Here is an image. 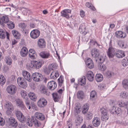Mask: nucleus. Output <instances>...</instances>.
I'll return each mask as SVG.
<instances>
[{
  "label": "nucleus",
  "mask_w": 128,
  "mask_h": 128,
  "mask_svg": "<svg viewBox=\"0 0 128 128\" xmlns=\"http://www.w3.org/2000/svg\"><path fill=\"white\" fill-rule=\"evenodd\" d=\"M32 78L35 82H38L42 80L44 76L41 74L35 72L32 75Z\"/></svg>",
  "instance_id": "nucleus-3"
},
{
  "label": "nucleus",
  "mask_w": 128,
  "mask_h": 128,
  "mask_svg": "<svg viewBox=\"0 0 128 128\" xmlns=\"http://www.w3.org/2000/svg\"><path fill=\"white\" fill-rule=\"evenodd\" d=\"M116 36L118 38H124L126 36V34L121 31H118L115 33Z\"/></svg>",
  "instance_id": "nucleus-24"
},
{
  "label": "nucleus",
  "mask_w": 128,
  "mask_h": 128,
  "mask_svg": "<svg viewBox=\"0 0 128 128\" xmlns=\"http://www.w3.org/2000/svg\"><path fill=\"white\" fill-rule=\"evenodd\" d=\"M120 96L124 98H126L128 96V93L126 92H122L120 94Z\"/></svg>",
  "instance_id": "nucleus-41"
},
{
  "label": "nucleus",
  "mask_w": 128,
  "mask_h": 128,
  "mask_svg": "<svg viewBox=\"0 0 128 128\" xmlns=\"http://www.w3.org/2000/svg\"><path fill=\"white\" fill-rule=\"evenodd\" d=\"M22 75L24 78L29 82L32 81V76L30 73L24 70L22 72Z\"/></svg>",
  "instance_id": "nucleus-11"
},
{
  "label": "nucleus",
  "mask_w": 128,
  "mask_h": 128,
  "mask_svg": "<svg viewBox=\"0 0 128 128\" xmlns=\"http://www.w3.org/2000/svg\"><path fill=\"white\" fill-rule=\"evenodd\" d=\"M49 67L51 68V70H53L56 68L58 65L55 63H52L48 66Z\"/></svg>",
  "instance_id": "nucleus-49"
},
{
  "label": "nucleus",
  "mask_w": 128,
  "mask_h": 128,
  "mask_svg": "<svg viewBox=\"0 0 128 128\" xmlns=\"http://www.w3.org/2000/svg\"><path fill=\"white\" fill-rule=\"evenodd\" d=\"M116 106H113L112 107L111 109L110 110V112L111 113L115 114L116 111Z\"/></svg>",
  "instance_id": "nucleus-56"
},
{
  "label": "nucleus",
  "mask_w": 128,
  "mask_h": 128,
  "mask_svg": "<svg viewBox=\"0 0 128 128\" xmlns=\"http://www.w3.org/2000/svg\"><path fill=\"white\" fill-rule=\"evenodd\" d=\"M112 72L110 71H108L106 72V76L108 78L112 76Z\"/></svg>",
  "instance_id": "nucleus-61"
},
{
  "label": "nucleus",
  "mask_w": 128,
  "mask_h": 128,
  "mask_svg": "<svg viewBox=\"0 0 128 128\" xmlns=\"http://www.w3.org/2000/svg\"><path fill=\"white\" fill-rule=\"evenodd\" d=\"M89 108V106L88 103L84 104L82 106V112L84 114H86L88 111Z\"/></svg>",
  "instance_id": "nucleus-30"
},
{
  "label": "nucleus",
  "mask_w": 128,
  "mask_h": 128,
  "mask_svg": "<svg viewBox=\"0 0 128 128\" xmlns=\"http://www.w3.org/2000/svg\"><path fill=\"white\" fill-rule=\"evenodd\" d=\"M7 24L8 27L10 29H12L14 27V23L10 21H9Z\"/></svg>",
  "instance_id": "nucleus-42"
},
{
  "label": "nucleus",
  "mask_w": 128,
  "mask_h": 128,
  "mask_svg": "<svg viewBox=\"0 0 128 128\" xmlns=\"http://www.w3.org/2000/svg\"><path fill=\"white\" fill-rule=\"evenodd\" d=\"M78 84L84 86L86 84V80L85 77L84 76H83L78 80Z\"/></svg>",
  "instance_id": "nucleus-33"
},
{
  "label": "nucleus",
  "mask_w": 128,
  "mask_h": 128,
  "mask_svg": "<svg viewBox=\"0 0 128 128\" xmlns=\"http://www.w3.org/2000/svg\"><path fill=\"white\" fill-rule=\"evenodd\" d=\"M5 61L6 64L8 65H10L12 64V60L11 58L8 57L5 58Z\"/></svg>",
  "instance_id": "nucleus-47"
},
{
  "label": "nucleus",
  "mask_w": 128,
  "mask_h": 128,
  "mask_svg": "<svg viewBox=\"0 0 128 128\" xmlns=\"http://www.w3.org/2000/svg\"><path fill=\"white\" fill-rule=\"evenodd\" d=\"M51 70V68L49 67V66L48 68H45L44 69V72L47 75H48L50 74Z\"/></svg>",
  "instance_id": "nucleus-50"
},
{
  "label": "nucleus",
  "mask_w": 128,
  "mask_h": 128,
  "mask_svg": "<svg viewBox=\"0 0 128 128\" xmlns=\"http://www.w3.org/2000/svg\"><path fill=\"white\" fill-rule=\"evenodd\" d=\"M35 117L32 116L31 119V122L34 123V126L36 127H38L41 124L40 122L37 120L36 118L41 120H43L45 119L44 116L41 113L36 112L34 114Z\"/></svg>",
  "instance_id": "nucleus-2"
},
{
  "label": "nucleus",
  "mask_w": 128,
  "mask_h": 128,
  "mask_svg": "<svg viewBox=\"0 0 128 128\" xmlns=\"http://www.w3.org/2000/svg\"><path fill=\"white\" fill-rule=\"evenodd\" d=\"M103 79V76L100 74H97L96 76V80L97 82H100Z\"/></svg>",
  "instance_id": "nucleus-36"
},
{
  "label": "nucleus",
  "mask_w": 128,
  "mask_h": 128,
  "mask_svg": "<svg viewBox=\"0 0 128 128\" xmlns=\"http://www.w3.org/2000/svg\"><path fill=\"white\" fill-rule=\"evenodd\" d=\"M77 96L78 98L82 100L84 97V93L82 91H78L77 93Z\"/></svg>",
  "instance_id": "nucleus-34"
},
{
  "label": "nucleus",
  "mask_w": 128,
  "mask_h": 128,
  "mask_svg": "<svg viewBox=\"0 0 128 128\" xmlns=\"http://www.w3.org/2000/svg\"><path fill=\"white\" fill-rule=\"evenodd\" d=\"M40 92L41 93L46 94L47 96H48L50 94V92L47 91L48 89H46V87L44 86H42L40 87Z\"/></svg>",
  "instance_id": "nucleus-26"
},
{
  "label": "nucleus",
  "mask_w": 128,
  "mask_h": 128,
  "mask_svg": "<svg viewBox=\"0 0 128 128\" xmlns=\"http://www.w3.org/2000/svg\"><path fill=\"white\" fill-rule=\"evenodd\" d=\"M15 114L17 118L21 122L23 123L26 122L29 126H32V124L30 116H24L22 112L18 110L16 111Z\"/></svg>",
  "instance_id": "nucleus-1"
},
{
  "label": "nucleus",
  "mask_w": 128,
  "mask_h": 128,
  "mask_svg": "<svg viewBox=\"0 0 128 128\" xmlns=\"http://www.w3.org/2000/svg\"><path fill=\"white\" fill-rule=\"evenodd\" d=\"M6 82L5 77L3 75H0V85L2 86Z\"/></svg>",
  "instance_id": "nucleus-43"
},
{
  "label": "nucleus",
  "mask_w": 128,
  "mask_h": 128,
  "mask_svg": "<svg viewBox=\"0 0 128 128\" xmlns=\"http://www.w3.org/2000/svg\"><path fill=\"white\" fill-rule=\"evenodd\" d=\"M98 68L102 71H104L106 69V67L105 65L101 64V65L98 66Z\"/></svg>",
  "instance_id": "nucleus-52"
},
{
  "label": "nucleus",
  "mask_w": 128,
  "mask_h": 128,
  "mask_svg": "<svg viewBox=\"0 0 128 128\" xmlns=\"http://www.w3.org/2000/svg\"><path fill=\"white\" fill-rule=\"evenodd\" d=\"M39 55L42 58L45 59L49 58L51 56L49 52L44 51L40 52Z\"/></svg>",
  "instance_id": "nucleus-16"
},
{
  "label": "nucleus",
  "mask_w": 128,
  "mask_h": 128,
  "mask_svg": "<svg viewBox=\"0 0 128 128\" xmlns=\"http://www.w3.org/2000/svg\"><path fill=\"white\" fill-rule=\"evenodd\" d=\"M16 86L12 84L9 85L6 88V90L7 92L11 95L15 94L16 91Z\"/></svg>",
  "instance_id": "nucleus-5"
},
{
  "label": "nucleus",
  "mask_w": 128,
  "mask_h": 128,
  "mask_svg": "<svg viewBox=\"0 0 128 128\" xmlns=\"http://www.w3.org/2000/svg\"><path fill=\"white\" fill-rule=\"evenodd\" d=\"M28 56L29 57L32 59L36 58V56L35 51L32 49H30L29 51Z\"/></svg>",
  "instance_id": "nucleus-18"
},
{
  "label": "nucleus",
  "mask_w": 128,
  "mask_h": 128,
  "mask_svg": "<svg viewBox=\"0 0 128 128\" xmlns=\"http://www.w3.org/2000/svg\"><path fill=\"white\" fill-rule=\"evenodd\" d=\"M57 84L54 81H51L48 82V84L47 87L50 90H54L56 87Z\"/></svg>",
  "instance_id": "nucleus-15"
},
{
  "label": "nucleus",
  "mask_w": 128,
  "mask_h": 128,
  "mask_svg": "<svg viewBox=\"0 0 128 128\" xmlns=\"http://www.w3.org/2000/svg\"><path fill=\"white\" fill-rule=\"evenodd\" d=\"M9 123L12 126L16 128L18 125L16 120L13 117H10L8 118Z\"/></svg>",
  "instance_id": "nucleus-13"
},
{
  "label": "nucleus",
  "mask_w": 128,
  "mask_h": 128,
  "mask_svg": "<svg viewBox=\"0 0 128 128\" xmlns=\"http://www.w3.org/2000/svg\"><path fill=\"white\" fill-rule=\"evenodd\" d=\"M40 32L37 30H34L30 32V37L32 38L35 39L38 38L40 35Z\"/></svg>",
  "instance_id": "nucleus-9"
},
{
  "label": "nucleus",
  "mask_w": 128,
  "mask_h": 128,
  "mask_svg": "<svg viewBox=\"0 0 128 128\" xmlns=\"http://www.w3.org/2000/svg\"><path fill=\"white\" fill-rule=\"evenodd\" d=\"M80 15L83 18L84 16V12L83 10H82L80 11Z\"/></svg>",
  "instance_id": "nucleus-64"
},
{
  "label": "nucleus",
  "mask_w": 128,
  "mask_h": 128,
  "mask_svg": "<svg viewBox=\"0 0 128 128\" xmlns=\"http://www.w3.org/2000/svg\"><path fill=\"white\" fill-rule=\"evenodd\" d=\"M92 122L94 126L98 127L100 125V119L98 117H95L93 119Z\"/></svg>",
  "instance_id": "nucleus-19"
},
{
  "label": "nucleus",
  "mask_w": 128,
  "mask_h": 128,
  "mask_svg": "<svg viewBox=\"0 0 128 128\" xmlns=\"http://www.w3.org/2000/svg\"><path fill=\"white\" fill-rule=\"evenodd\" d=\"M19 26L23 28H24L26 27V25L24 23H21L19 24Z\"/></svg>",
  "instance_id": "nucleus-60"
},
{
  "label": "nucleus",
  "mask_w": 128,
  "mask_h": 128,
  "mask_svg": "<svg viewBox=\"0 0 128 128\" xmlns=\"http://www.w3.org/2000/svg\"><path fill=\"white\" fill-rule=\"evenodd\" d=\"M118 103L119 106L120 107H124V108L126 104V102L124 101L119 102Z\"/></svg>",
  "instance_id": "nucleus-58"
},
{
  "label": "nucleus",
  "mask_w": 128,
  "mask_h": 128,
  "mask_svg": "<svg viewBox=\"0 0 128 128\" xmlns=\"http://www.w3.org/2000/svg\"><path fill=\"white\" fill-rule=\"evenodd\" d=\"M59 75L58 72L56 70H55L51 73L50 75V77L52 79H56L58 77Z\"/></svg>",
  "instance_id": "nucleus-27"
},
{
  "label": "nucleus",
  "mask_w": 128,
  "mask_h": 128,
  "mask_svg": "<svg viewBox=\"0 0 128 128\" xmlns=\"http://www.w3.org/2000/svg\"><path fill=\"white\" fill-rule=\"evenodd\" d=\"M86 27L85 25L84 24H81L79 28V30L80 32L82 34L84 35H85L87 33V32H85Z\"/></svg>",
  "instance_id": "nucleus-22"
},
{
  "label": "nucleus",
  "mask_w": 128,
  "mask_h": 128,
  "mask_svg": "<svg viewBox=\"0 0 128 128\" xmlns=\"http://www.w3.org/2000/svg\"><path fill=\"white\" fill-rule=\"evenodd\" d=\"M97 50V49L96 48H93L92 50L91 53L92 57L96 58L98 57L99 54Z\"/></svg>",
  "instance_id": "nucleus-31"
},
{
  "label": "nucleus",
  "mask_w": 128,
  "mask_h": 128,
  "mask_svg": "<svg viewBox=\"0 0 128 128\" xmlns=\"http://www.w3.org/2000/svg\"><path fill=\"white\" fill-rule=\"evenodd\" d=\"M31 106L32 108L33 109L35 110H38L37 106L34 104V103H32Z\"/></svg>",
  "instance_id": "nucleus-62"
},
{
  "label": "nucleus",
  "mask_w": 128,
  "mask_h": 128,
  "mask_svg": "<svg viewBox=\"0 0 128 128\" xmlns=\"http://www.w3.org/2000/svg\"><path fill=\"white\" fill-rule=\"evenodd\" d=\"M16 101V104L18 106H19L23 103V102L22 100L19 99H17Z\"/></svg>",
  "instance_id": "nucleus-57"
},
{
  "label": "nucleus",
  "mask_w": 128,
  "mask_h": 128,
  "mask_svg": "<svg viewBox=\"0 0 128 128\" xmlns=\"http://www.w3.org/2000/svg\"><path fill=\"white\" fill-rule=\"evenodd\" d=\"M71 10L68 9L63 10L61 12V16L67 19H69L70 18L69 14H71Z\"/></svg>",
  "instance_id": "nucleus-7"
},
{
  "label": "nucleus",
  "mask_w": 128,
  "mask_h": 128,
  "mask_svg": "<svg viewBox=\"0 0 128 128\" xmlns=\"http://www.w3.org/2000/svg\"><path fill=\"white\" fill-rule=\"evenodd\" d=\"M6 35L7 38L9 40V34L7 32L4 31L3 29H0V38L2 39H4L6 37Z\"/></svg>",
  "instance_id": "nucleus-14"
},
{
  "label": "nucleus",
  "mask_w": 128,
  "mask_h": 128,
  "mask_svg": "<svg viewBox=\"0 0 128 128\" xmlns=\"http://www.w3.org/2000/svg\"><path fill=\"white\" fill-rule=\"evenodd\" d=\"M58 84L59 86L61 87L64 83V78L62 76H60V78L58 80Z\"/></svg>",
  "instance_id": "nucleus-38"
},
{
  "label": "nucleus",
  "mask_w": 128,
  "mask_h": 128,
  "mask_svg": "<svg viewBox=\"0 0 128 128\" xmlns=\"http://www.w3.org/2000/svg\"><path fill=\"white\" fill-rule=\"evenodd\" d=\"M85 63L87 66L89 68L91 69L94 68V64L93 61L90 58H88L86 61Z\"/></svg>",
  "instance_id": "nucleus-17"
},
{
  "label": "nucleus",
  "mask_w": 128,
  "mask_h": 128,
  "mask_svg": "<svg viewBox=\"0 0 128 128\" xmlns=\"http://www.w3.org/2000/svg\"><path fill=\"white\" fill-rule=\"evenodd\" d=\"M5 124V122L4 119L0 117V125L4 126Z\"/></svg>",
  "instance_id": "nucleus-59"
},
{
  "label": "nucleus",
  "mask_w": 128,
  "mask_h": 128,
  "mask_svg": "<svg viewBox=\"0 0 128 128\" xmlns=\"http://www.w3.org/2000/svg\"><path fill=\"white\" fill-rule=\"evenodd\" d=\"M44 63V62L42 61H34L33 62V67L39 69L42 67Z\"/></svg>",
  "instance_id": "nucleus-12"
},
{
  "label": "nucleus",
  "mask_w": 128,
  "mask_h": 128,
  "mask_svg": "<svg viewBox=\"0 0 128 128\" xmlns=\"http://www.w3.org/2000/svg\"><path fill=\"white\" fill-rule=\"evenodd\" d=\"M20 94L21 96L24 100L28 99L26 93V92L24 91H21L20 92Z\"/></svg>",
  "instance_id": "nucleus-48"
},
{
  "label": "nucleus",
  "mask_w": 128,
  "mask_h": 128,
  "mask_svg": "<svg viewBox=\"0 0 128 128\" xmlns=\"http://www.w3.org/2000/svg\"><path fill=\"white\" fill-rule=\"evenodd\" d=\"M6 108L8 110H9L10 111H12L14 110V106L10 102L7 103L6 105Z\"/></svg>",
  "instance_id": "nucleus-37"
},
{
  "label": "nucleus",
  "mask_w": 128,
  "mask_h": 128,
  "mask_svg": "<svg viewBox=\"0 0 128 128\" xmlns=\"http://www.w3.org/2000/svg\"><path fill=\"white\" fill-rule=\"evenodd\" d=\"M9 21L8 18L6 16H2L0 18V24L2 25H4V23H8Z\"/></svg>",
  "instance_id": "nucleus-23"
},
{
  "label": "nucleus",
  "mask_w": 128,
  "mask_h": 128,
  "mask_svg": "<svg viewBox=\"0 0 128 128\" xmlns=\"http://www.w3.org/2000/svg\"><path fill=\"white\" fill-rule=\"evenodd\" d=\"M20 54L23 57L26 56L28 54V50L27 48L25 47H23L20 51Z\"/></svg>",
  "instance_id": "nucleus-32"
},
{
  "label": "nucleus",
  "mask_w": 128,
  "mask_h": 128,
  "mask_svg": "<svg viewBox=\"0 0 128 128\" xmlns=\"http://www.w3.org/2000/svg\"><path fill=\"white\" fill-rule=\"evenodd\" d=\"M18 84L21 88H25L27 86V84L24 78L21 77H19L17 79Z\"/></svg>",
  "instance_id": "nucleus-4"
},
{
  "label": "nucleus",
  "mask_w": 128,
  "mask_h": 128,
  "mask_svg": "<svg viewBox=\"0 0 128 128\" xmlns=\"http://www.w3.org/2000/svg\"><path fill=\"white\" fill-rule=\"evenodd\" d=\"M24 101L25 102L26 105L27 107L29 109H30L31 106L30 104V102L28 100V98L24 100Z\"/></svg>",
  "instance_id": "nucleus-51"
},
{
  "label": "nucleus",
  "mask_w": 128,
  "mask_h": 128,
  "mask_svg": "<svg viewBox=\"0 0 128 128\" xmlns=\"http://www.w3.org/2000/svg\"><path fill=\"white\" fill-rule=\"evenodd\" d=\"M93 114L90 112H89L87 114L86 116V118L88 120H90L92 119V117Z\"/></svg>",
  "instance_id": "nucleus-54"
},
{
  "label": "nucleus",
  "mask_w": 128,
  "mask_h": 128,
  "mask_svg": "<svg viewBox=\"0 0 128 128\" xmlns=\"http://www.w3.org/2000/svg\"><path fill=\"white\" fill-rule=\"evenodd\" d=\"M100 111L101 113V120L104 121L108 120V118L109 116L108 114L107 113L106 110L103 108H101Z\"/></svg>",
  "instance_id": "nucleus-6"
},
{
  "label": "nucleus",
  "mask_w": 128,
  "mask_h": 128,
  "mask_svg": "<svg viewBox=\"0 0 128 128\" xmlns=\"http://www.w3.org/2000/svg\"><path fill=\"white\" fill-rule=\"evenodd\" d=\"M52 96L55 102H58L59 99L60 98V95L58 94L56 92H54L52 93Z\"/></svg>",
  "instance_id": "nucleus-35"
},
{
  "label": "nucleus",
  "mask_w": 128,
  "mask_h": 128,
  "mask_svg": "<svg viewBox=\"0 0 128 128\" xmlns=\"http://www.w3.org/2000/svg\"><path fill=\"white\" fill-rule=\"evenodd\" d=\"M96 95V92L95 91H92L90 93V98L92 100H93L95 96Z\"/></svg>",
  "instance_id": "nucleus-46"
},
{
  "label": "nucleus",
  "mask_w": 128,
  "mask_h": 128,
  "mask_svg": "<svg viewBox=\"0 0 128 128\" xmlns=\"http://www.w3.org/2000/svg\"><path fill=\"white\" fill-rule=\"evenodd\" d=\"M81 105L79 102H77L75 104L74 112L76 114L80 112L81 111Z\"/></svg>",
  "instance_id": "nucleus-25"
},
{
  "label": "nucleus",
  "mask_w": 128,
  "mask_h": 128,
  "mask_svg": "<svg viewBox=\"0 0 128 128\" xmlns=\"http://www.w3.org/2000/svg\"><path fill=\"white\" fill-rule=\"evenodd\" d=\"M67 125L68 126V128H72V121L70 120H68L67 122Z\"/></svg>",
  "instance_id": "nucleus-55"
},
{
  "label": "nucleus",
  "mask_w": 128,
  "mask_h": 128,
  "mask_svg": "<svg viewBox=\"0 0 128 128\" xmlns=\"http://www.w3.org/2000/svg\"><path fill=\"white\" fill-rule=\"evenodd\" d=\"M123 87L126 90L128 89V80H124L122 83Z\"/></svg>",
  "instance_id": "nucleus-40"
},
{
  "label": "nucleus",
  "mask_w": 128,
  "mask_h": 128,
  "mask_svg": "<svg viewBox=\"0 0 128 128\" xmlns=\"http://www.w3.org/2000/svg\"><path fill=\"white\" fill-rule=\"evenodd\" d=\"M116 57L118 58H121L125 56L124 52L121 50H118L117 51L116 54Z\"/></svg>",
  "instance_id": "nucleus-28"
},
{
  "label": "nucleus",
  "mask_w": 128,
  "mask_h": 128,
  "mask_svg": "<svg viewBox=\"0 0 128 128\" xmlns=\"http://www.w3.org/2000/svg\"><path fill=\"white\" fill-rule=\"evenodd\" d=\"M82 116H78L77 117V121L76 122V125H80V124L82 122Z\"/></svg>",
  "instance_id": "nucleus-44"
},
{
  "label": "nucleus",
  "mask_w": 128,
  "mask_h": 128,
  "mask_svg": "<svg viewBox=\"0 0 128 128\" xmlns=\"http://www.w3.org/2000/svg\"><path fill=\"white\" fill-rule=\"evenodd\" d=\"M122 65L124 66L128 65V57L122 60Z\"/></svg>",
  "instance_id": "nucleus-45"
},
{
  "label": "nucleus",
  "mask_w": 128,
  "mask_h": 128,
  "mask_svg": "<svg viewBox=\"0 0 128 128\" xmlns=\"http://www.w3.org/2000/svg\"><path fill=\"white\" fill-rule=\"evenodd\" d=\"M47 104L46 100L43 98H41L37 103L38 106L41 108L44 107Z\"/></svg>",
  "instance_id": "nucleus-10"
},
{
  "label": "nucleus",
  "mask_w": 128,
  "mask_h": 128,
  "mask_svg": "<svg viewBox=\"0 0 128 128\" xmlns=\"http://www.w3.org/2000/svg\"><path fill=\"white\" fill-rule=\"evenodd\" d=\"M12 33L14 37L16 39H19L20 37V34L16 30H13Z\"/></svg>",
  "instance_id": "nucleus-29"
},
{
  "label": "nucleus",
  "mask_w": 128,
  "mask_h": 128,
  "mask_svg": "<svg viewBox=\"0 0 128 128\" xmlns=\"http://www.w3.org/2000/svg\"><path fill=\"white\" fill-rule=\"evenodd\" d=\"M38 44L39 47L41 48H44L46 46V43L43 39H40L38 41Z\"/></svg>",
  "instance_id": "nucleus-21"
},
{
  "label": "nucleus",
  "mask_w": 128,
  "mask_h": 128,
  "mask_svg": "<svg viewBox=\"0 0 128 128\" xmlns=\"http://www.w3.org/2000/svg\"><path fill=\"white\" fill-rule=\"evenodd\" d=\"M86 76L88 80L90 82L92 81L94 79V75L92 72L89 71L87 72Z\"/></svg>",
  "instance_id": "nucleus-20"
},
{
  "label": "nucleus",
  "mask_w": 128,
  "mask_h": 128,
  "mask_svg": "<svg viewBox=\"0 0 128 128\" xmlns=\"http://www.w3.org/2000/svg\"><path fill=\"white\" fill-rule=\"evenodd\" d=\"M28 96L31 100L35 101L36 97V95L34 93L30 92L28 94Z\"/></svg>",
  "instance_id": "nucleus-39"
},
{
  "label": "nucleus",
  "mask_w": 128,
  "mask_h": 128,
  "mask_svg": "<svg viewBox=\"0 0 128 128\" xmlns=\"http://www.w3.org/2000/svg\"><path fill=\"white\" fill-rule=\"evenodd\" d=\"M122 112V111L120 108L116 106L115 114L118 115V114H121Z\"/></svg>",
  "instance_id": "nucleus-53"
},
{
  "label": "nucleus",
  "mask_w": 128,
  "mask_h": 128,
  "mask_svg": "<svg viewBox=\"0 0 128 128\" xmlns=\"http://www.w3.org/2000/svg\"><path fill=\"white\" fill-rule=\"evenodd\" d=\"M19 107L20 108L21 110H24L26 108L24 103L20 105Z\"/></svg>",
  "instance_id": "nucleus-63"
},
{
  "label": "nucleus",
  "mask_w": 128,
  "mask_h": 128,
  "mask_svg": "<svg viewBox=\"0 0 128 128\" xmlns=\"http://www.w3.org/2000/svg\"><path fill=\"white\" fill-rule=\"evenodd\" d=\"M108 56L109 58H113L116 54L115 49L111 46L110 47L107 52Z\"/></svg>",
  "instance_id": "nucleus-8"
}]
</instances>
